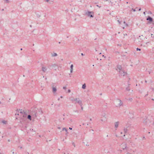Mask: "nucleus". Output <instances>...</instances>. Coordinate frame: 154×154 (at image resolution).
Instances as JSON below:
<instances>
[{
  "label": "nucleus",
  "instance_id": "1",
  "mask_svg": "<svg viewBox=\"0 0 154 154\" xmlns=\"http://www.w3.org/2000/svg\"><path fill=\"white\" fill-rule=\"evenodd\" d=\"M117 68V69H119L120 70L119 72L121 75H124L126 74V72H124L123 71L121 70L122 67L121 66H118Z\"/></svg>",
  "mask_w": 154,
  "mask_h": 154
},
{
  "label": "nucleus",
  "instance_id": "19",
  "mask_svg": "<svg viewBox=\"0 0 154 154\" xmlns=\"http://www.w3.org/2000/svg\"><path fill=\"white\" fill-rule=\"evenodd\" d=\"M7 1V3H8L9 2L8 1V0H5Z\"/></svg>",
  "mask_w": 154,
  "mask_h": 154
},
{
  "label": "nucleus",
  "instance_id": "20",
  "mask_svg": "<svg viewBox=\"0 0 154 154\" xmlns=\"http://www.w3.org/2000/svg\"><path fill=\"white\" fill-rule=\"evenodd\" d=\"M68 92H69H69H70V90H68Z\"/></svg>",
  "mask_w": 154,
  "mask_h": 154
},
{
  "label": "nucleus",
  "instance_id": "10",
  "mask_svg": "<svg viewBox=\"0 0 154 154\" xmlns=\"http://www.w3.org/2000/svg\"><path fill=\"white\" fill-rule=\"evenodd\" d=\"M53 92H56V91H57V89L53 87Z\"/></svg>",
  "mask_w": 154,
  "mask_h": 154
},
{
  "label": "nucleus",
  "instance_id": "2",
  "mask_svg": "<svg viewBox=\"0 0 154 154\" xmlns=\"http://www.w3.org/2000/svg\"><path fill=\"white\" fill-rule=\"evenodd\" d=\"M26 117L24 115H23L22 117L20 120V122L23 124L24 123V122L26 120Z\"/></svg>",
  "mask_w": 154,
  "mask_h": 154
},
{
  "label": "nucleus",
  "instance_id": "18",
  "mask_svg": "<svg viewBox=\"0 0 154 154\" xmlns=\"http://www.w3.org/2000/svg\"><path fill=\"white\" fill-rule=\"evenodd\" d=\"M63 88L64 89H66V87H63Z\"/></svg>",
  "mask_w": 154,
  "mask_h": 154
},
{
  "label": "nucleus",
  "instance_id": "5",
  "mask_svg": "<svg viewBox=\"0 0 154 154\" xmlns=\"http://www.w3.org/2000/svg\"><path fill=\"white\" fill-rule=\"evenodd\" d=\"M119 122H116L115 123V127L117 128L118 127L119 125Z\"/></svg>",
  "mask_w": 154,
  "mask_h": 154
},
{
  "label": "nucleus",
  "instance_id": "28",
  "mask_svg": "<svg viewBox=\"0 0 154 154\" xmlns=\"http://www.w3.org/2000/svg\"><path fill=\"white\" fill-rule=\"evenodd\" d=\"M27 154H29V152H27Z\"/></svg>",
  "mask_w": 154,
  "mask_h": 154
},
{
  "label": "nucleus",
  "instance_id": "30",
  "mask_svg": "<svg viewBox=\"0 0 154 154\" xmlns=\"http://www.w3.org/2000/svg\"><path fill=\"white\" fill-rule=\"evenodd\" d=\"M23 77H24L25 76V75H23Z\"/></svg>",
  "mask_w": 154,
  "mask_h": 154
},
{
  "label": "nucleus",
  "instance_id": "29",
  "mask_svg": "<svg viewBox=\"0 0 154 154\" xmlns=\"http://www.w3.org/2000/svg\"><path fill=\"white\" fill-rule=\"evenodd\" d=\"M140 10H141V9H139V11H140Z\"/></svg>",
  "mask_w": 154,
  "mask_h": 154
},
{
  "label": "nucleus",
  "instance_id": "9",
  "mask_svg": "<svg viewBox=\"0 0 154 154\" xmlns=\"http://www.w3.org/2000/svg\"><path fill=\"white\" fill-rule=\"evenodd\" d=\"M91 12H88V16L90 17H93V16L92 15L90 14Z\"/></svg>",
  "mask_w": 154,
  "mask_h": 154
},
{
  "label": "nucleus",
  "instance_id": "14",
  "mask_svg": "<svg viewBox=\"0 0 154 154\" xmlns=\"http://www.w3.org/2000/svg\"><path fill=\"white\" fill-rule=\"evenodd\" d=\"M2 122L4 124H6V122H7V121H2Z\"/></svg>",
  "mask_w": 154,
  "mask_h": 154
},
{
  "label": "nucleus",
  "instance_id": "7",
  "mask_svg": "<svg viewBox=\"0 0 154 154\" xmlns=\"http://www.w3.org/2000/svg\"><path fill=\"white\" fill-rule=\"evenodd\" d=\"M27 118L30 120H31L32 119L31 116L30 115H29L27 116Z\"/></svg>",
  "mask_w": 154,
  "mask_h": 154
},
{
  "label": "nucleus",
  "instance_id": "12",
  "mask_svg": "<svg viewBox=\"0 0 154 154\" xmlns=\"http://www.w3.org/2000/svg\"><path fill=\"white\" fill-rule=\"evenodd\" d=\"M27 112L26 111H25V113H23V115H24L25 116H26L27 115Z\"/></svg>",
  "mask_w": 154,
  "mask_h": 154
},
{
  "label": "nucleus",
  "instance_id": "13",
  "mask_svg": "<svg viewBox=\"0 0 154 154\" xmlns=\"http://www.w3.org/2000/svg\"><path fill=\"white\" fill-rule=\"evenodd\" d=\"M85 88H86V85H85V84L82 85V88L84 89H85Z\"/></svg>",
  "mask_w": 154,
  "mask_h": 154
},
{
  "label": "nucleus",
  "instance_id": "8",
  "mask_svg": "<svg viewBox=\"0 0 154 154\" xmlns=\"http://www.w3.org/2000/svg\"><path fill=\"white\" fill-rule=\"evenodd\" d=\"M46 69H47L45 67H42V70L44 72H45L46 71Z\"/></svg>",
  "mask_w": 154,
  "mask_h": 154
},
{
  "label": "nucleus",
  "instance_id": "17",
  "mask_svg": "<svg viewBox=\"0 0 154 154\" xmlns=\"http://www.w3.org/2000/svg\"><path fill=\"white\" fill-rule=\"evenodd\" d=\"M140 50H140V49H139V48H137V51H138V50H139V51H140Z\"/></svg>",
  "mask_w": 154,
  "mask_h": 154
},
{
  "label": "nucleus",
  "instance_id": "4",
  "mask_svg": "<svg viewBox=\"0 0 154 154\" xmlns=\"http://www.w3.org/2000/svg\"><path fill=\"white\" fill-rule=\"evenodd\" d=\"M116 106H120L122 105L121 100H118L116 102Z\"/></svg>",
  "mask_w": 154,
  "mask_h": 154
},
{
  "label": "nucleus",
  "instance_id": "25",
  "mask_svg": "<svg viewBox=\"0 0 154 154\" xmlns=\"http://www.w3.org/2000/svg\"><path fill=\"white\" fill-rule=\"evenodd\" d=\"M2 103V102L1 101H0V104H1Z\"/></svg>",
  "mask_w": 154,
  "mask_h": 154
},
{
  "label": "nucleus",
  "instance_id": "15",
  "mask_svg": "<svg viewBox=\"0 0 154 154\" xmlns=\"http://www.w3.org/2000/svg\"><path fill=\"white\" fill-rule=\"evenodd\" d=\"M63 130H65L66 131L67 133V130L66 128H64L63 129Z\"/></svg>",
  "mask_w": 154,
  "mask_h": 154
},
{
  "label": "nucleus",
  "instance_id": "16",
  "mask_svg": "<svg viewBox=\"0 0 154 154\" xmlns=\"http://www.w3.org/2000/svg\"><path fill=\"white\" fill-rule=\"evenodd\" d=\"M57 55V54L56 53H54L53 54H52L53 56H56Z\"/></svg>",
  "mask_w": 154,
  "mask_h": 154
},
{
  "label": "nucleus",
  "instance_id": "22",
  "mask_svg": "<svg viewBox=\"0 0 154 154\" xmlns=\"http://www.w3.org/2000/svg\"><path fill=\"white\" fill-rule=\"evenodd\" d=\"M12 153L13 154H14V152H12Z\"/></svg>",
  "mask_w": 154,
  "mask_h": 154
},
{
  "label": "nucleus",
  "instance_id": "24",
  "mask_svg": "<svg viewBox=\"0 0 154 154\" xmlns=\"http://www.w3.org/2000/svg\"><path fill=\"white\" fill-rule=\"evenodd\" d=\"M8 142H10V140H8Z\"/></svg>",
  "mask_w": 154,
  "mask_h": 154
},
{
  "label": "nucleus",
  "instance_id": "3",
  "mask_svg": "<svg viewBox=\"0 0 154 154\" xmlns=\"http://www.w3.org/2000/svg\"><path fill=\"white\" fill-rule=\"evenodd\" d=\"M146 20L148 21L149 23H150L152 22L153 21V19L149 16L147 17Z\"/></svg>",
  "mask_w": 154,
  "mask_h": 154
},
{
  "label": "nucleus",
  "instance_id": "26",
  "mask_svg": "<svg viewBox=\"0 0 154 154\" xmlns=\"http://www.w3.org/2000/svg\"><path fill=\"white\" fill-rule=\"evenodd\" d=\"M143 13H144V14H145V12H144Z\"/></svg>",
  "mask_w": 154,
  "mask_h": 154
},
{
  "label": "nucleus",
  "instance_id": "27",
  "mask_svg": "<svg viewBox=\"0 0 154 154\" xmlns=\"http://www.w3.org/2000/svg\"><path fill=\"white\" fill-rule=\"evenodd\" d=\"M0 154H3V153H0Z\"/></svg>",
  "mask_w": 154,
  "mask_h": 154
},
{
  "label": "nucleus",
  "instance_id": "21",
  "mask_svg": "<svg viewBox=\"0 0 154 154\" xmlns=\"http://www.w3.org/2000/svg\"><path fill=\"white\" fill-rule=\"evenodd\" d=\"M69 129H70V130H72V128L70 127V128H69Z\"/></svg>",
  "mask_w": 154,
  "mask_h": 154
},
{
  "label": "nucleus",
  "instance_id": "11",
  "mask_svg": "<svg viewBox=\"0 0 154 154\" xmlns=\"http://www.w3.org/2000/svg\"><path fill=\"white\" fill-rule=\"evenodd\" d=\"M20 113L22 114V115L23 114V113H25V111L24 110H22L21 109L20 110Z\"/></svg>",
  "mask_w": 154,
  "mask_h": 154
},
{
  "label": "nucleus",
  "instance_id": "6",
  "mask_svg": "<svg viewBox=\"0 0 154 154\" xmlns=\"http://www.w3.org/2000/svg\"><path fill=\"white\" fill-rule=\"evenodd\" d=\"M73 64H72L70 66V72L72 73L73 72Z\"/></svg>",
  "mask_w": 154,
  "mask_h": 154
},
{
  "label": "nucleus",
  "instance_id": "23",
  "mask_svg": "<svg viewBox=\"0 0 154 154\" xmlns=\"http://www.w3.org/2000/svg\"><path fill=\"white\" fill-rule=\"evenodd\" d=\"M22 50H23V49H22V48H21L20 49V50H21V51H22Z\"/></svg>",
  "mask_w": 154,
  "mask_h": 154
}]
</instances>
